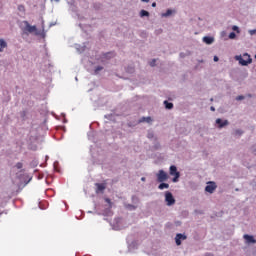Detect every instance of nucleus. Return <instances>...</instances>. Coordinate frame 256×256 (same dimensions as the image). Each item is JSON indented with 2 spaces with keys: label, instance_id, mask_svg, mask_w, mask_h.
Returning a JSON list of instances; mask_svg holds the SVG:
<instances>
[{
  "label": "nucleus",
  "instance_id": "obj_30",
  "mask_svg": "<svg viewBox=\"0 0 256 256\" xmlns=\"http://www.w3.org/2000/svg\"><path fill=\"white\" fill-rule=\"evenodd\" d=\"M99 71H103V66H97L94 69V75H99Z\"/></svg>",
  "mask_w": 256,
  "mask_h": 256
},
{
  "label": "nucleus",
  "instance_id": "obj_31",
  "mask_svg": "<svg viewBox=\"0 0 256 256\" xmlns=\"http://www.w3.org/2000/svg\"><path fill=\"white\" fill-rule=\"evenodd\" d=\"M147 137L152 141H155V139H157V137H155V134L153 132H148Z\"/></svg>",
  "mask_w": 256,
  "mask_h": 256
},
{
  "label": "nucleus",
  "instance_id": "obj_35",
  "mask_svg": "<svg viewBox=\"0 0 256 256\" xmlns=\"http://www.w3.org/2000/svg\"><path fill=\"white\" fill-rule=\"evenodd\" d=\"M229 39H237V34L235 32H231L228 36Z\"/></svg>",
  "mask_w": 256,
  "mask_h": 256
},
{
  "label": "nucleus",
  "instance_id": "obj_51",
  "mask_svg": "<svg viewBox=\"0 0 256 256\" xmlns=\"http://www.w3.org/2000/svg\"><path fill=\"white\" fill-rule=\"evenodd\" d=\"M210 111H215V106H211Z\"/></svg>",
  "mask_w": 256,
  "mask_h": 256
},
{
  "label": "nucleus",
  "instance_id": "obj_62",
  "mask_svg": "<svg viewBox=\"0 0 256 256\" xmlns=\"http://www.w3.org/2000/svg\"><path fill=\"white\" fill-rule=\"evenodd\" d=\"M235 191H239V188H236Z\"/></svg>",
  "mask_w": 256,
  "mask_h": 256
},
{
  "label": "nucleus",
  "instance_id": "obj_44",
  "mask_svg": "<svg viewBox=\"0 0 256 256\" xmlns=\"http://www.w3.org/2000/svg\"><path fill=\"white\" fill-rule=\"evenodd\" d=\"M249 35H256V29H253V30H249L248 31Z\"/></svg>",
  "mask_w": 256,
  "mask_h": 256
},
{
  "label": "nucleus",
  "instance_id": "obj_47",
  "mask_svg": "<svg viewBox=\"0 0 256 256\" xmlns=\"http://www.w3.org/2000/svg\"><path fill=\"white\" fill-rule=\"evenodd\" d=\"M213 61H214V63H217L219 61V57L218 56H214Z\"/></svg>",
  "mask_w": 256,
  "mask_h": 256
},
{
  "label": "nucleus",
  "instance_id": "obj_15",
  "mask_svg": "<svg viewBox=\"0 0 256 256\" xmlns=\"http://www.w3.org/2000/svg\"><path fill=\"white\" fill-rule=\"evenodd\" d=\"M153 141V146L151 148V151H161V143L157 140V138H154Z\"/></svg>",
  "mask_w": 256,
  "mask_h": 256
},
{
  "label": "nucleus",
  "instance_id": "obj_60",
  "mask_svg": "<svg viewBox=\"0 0 256 256\" xmlns=\"http://www.w3.org/2000/svg\"><path fill=\"white\" fill-rule=\"evenodd\" d=\"M248 97H253L251 94H248Z\"/></svg>",
  "mask_w": 256,
  "mask_h": 256
},
{
  "label": "nucleus",
  "instance_id": "obj_41",
  "mask_svg": "<svg viewBox=\"0 0 256 256\" xmlns=\"http://www.w3.org/2000/svg\"><path fill=\"white\" fill-rule=\"evenodd\" d=\"M251 153H253V155H256V144H254V145L251 147Z\"/></svg>",
  "mask_w": 256,
  "mask_h": 256
},
{
  "label": "nucleus",
  "instance_id": "obj_43",
  "mask_svg": "<svg viewBox=\"0 0 256 256\" xmlns=\"http://www.w3.org/2000/svg\"><path fill=\"white\" fill-rule=\"evenodd\" d=\"M243 99H245V96L243 95H239L236 97V101H243Z\"/></svg>",
  "mask_w": 256,
  "mask_h": 256
},
{
  "label": "nucleus",
  "instance_id": "obj_38",
  "mask_svg": "<svg viewBox=\"0 0 256 256\" xmlns=\"http://www.w3.org/2000/svg\"><path fill=\"white\" fill-rule=\"evenodd\" d=\"M27 116V111H22V112H20V117L22 118V119H25V117Z\"/></svg>",
  "mask_w": 256,
  "mask_h": 256
},
{
  "label": "nucleus",
  "instance_id": "obj_54",
  "mask_svg": "<svg viewBox=\"0 0 256 256\" xmlns=\"http://www.w3.org/2000/svg\"><path fill=\"white\" fill-rule=\"evenodd\" d=\"M56 23H50L49 27H53Z\"/></svg>",
  "mask_w": 256,
  "mask_h": 256
},
{
  "label": "nucleus",
  "instance_id": "obj_34",
  "mask_svg": "<svg viewBox=\"0 0 256 256\" xmlns=\"http://www.w3.org/2000/svg\"><path fill=\"white\" fill-rule=\"evenodd\" d=\"M53 167H54V171L59 172V161H55L53 164Z\"/></svg>",
  "mask_w": 256,
  "mask_h": 256
},
{
  "label": "nucleus",
  "instance_id": "obj_23",
  "mask_svg": "<svg viewBox=\"0 0 256 256\" xmlns=\"http://www.w3.org/2000/svg\"><path fill=\"white\" fill-rule=\"evenodd\" d=\"M125 71L126 73H129V75H133V73H135V67L129 65L126 67Z\"/></svg>",
  "mask_w": 256,
  "mask_h": 256
},
{
  "label": "nucleus",
  "instance_id": "obj_17",
  "mask_svg": "<svg viewBox=\"0 0 256 256\" xmlns=\"http://www.w3.org/2000/svg\"><path fill=\"white\" fill-rule=\"evenodd\" d=\"M96 193H103L105 187V184L103 183H96Z\"/></svg>",
  "mask_w": 256,
  "mask_h": 256
},
{
  "label": "nucleus",
  "instance_id": "obj_57",
  "mask_svg": "<svg viewBox=\"0 0 256 256\" xmlns=\"http://www.w3.org/2000/svg\"><path fill=\"white\" fill-rule=\"evenodd\" d=\"M20 173H25V169L20 170Z\"/></svg>",
  "mask_w": 256,
  "mask_h": 256
},
{
  "label": "nucleus",
  "instance_id": "obj_27",
  "mask_svg": "<svg viewBox=\"0 0 256 256\" xmlns=\"http://www.w3.org/2000/svg\"><path fill=\"white\" fill-rule=\"evenodd\" d=\"M104 117H105V119H108L109 121H115V114H113V113L107 114Z\"/></svg>",
  "mask_w": 256,
  "mask_h": 256
},
{
  "label": "nucleus",
  "instance_id": "obj_1",
  "mask_svg": "<svg viewBox=\"0 0 256 256\" xmlns=\"http://www.w3.org/2000/svg\"><path fill=\"white\" fill-rule=\"evenodd\" d=\"M16 175L20 181V183L17 184V187H18L17 193H19V191H21V189H23L25 186H27V185H29V183H31V180L33 179V177H29V175L19 174V173H17Z\"/></svg>",
  "mask_w": 256,
  "mask_h": 256
},
{
  "label": "nucleus",
  "instance_id": "obj_13",
  "mask_svg": "<svg viewBox=\"0 0 256 256\" xmlns=\"http://www.w3.org/2000/svg\"><path fill=\"white\" fill-rule=\"evenodd\" d=\"M187 239V235L185 234H182V233H178L176 234V237H175V243L176 245H181L182 241H185Z\"/></svg>",
  "mask_w": 256,
  "mask_h": 256
},
{
  "label": "nucleus",
  "instance_id": "obj_56",
  "mask_svg": "<svg viewBox=\"0 0 256 256\" xmlns=\"http://www.w3.org/2000/svg\"><path fill=\"white\" fill-rule=\"evenodd\" d=\"M141 181H146V178H145V177H142V178H141Z\"/></svg>",
  "mask_w": 256,
  "mask_h": 256
},
{
  "label": "nucleus",
  "instance_id": "obj_28",
  "mask_svg": "<svg viewBox=\"0 0 256 256\" xmlns=\"http://www.w3.org/2000/svg\"><path fill=\"white\" fill-rule=\"evenodd\" d=\"M150 13L147 10H141L140 11V17H149Z\"/></svg>",
  "mask_w": 256,
  "mask_h": 256
},
{
  "label": "nucleus",
  "instance_id": "obj_63",
  "mask_svg": "<svg viewBox=\"0 0 256 256\" xmlns=\"http://www.w3.org/2000/svg\"><path fill=\"white\" fill-rule=\"evenodd\" d=\"M254 59H256V54H255V56H254Z\"/></svg>",
  "mask_w": 256,
  "mask_h": 256
},
{
  "label": "nucleus",
  "instance_id": "obj_20",
  "mask_svg": "<svg viewBox=\"0 0 256 256\" xmlns=\"http://www.w3.org/2000/svg\"><path fill=\"white\" fill-rule=\"evenodd\" d=\"M158 189L160 191H163L164 189H169V184L165 182H160V184L158 185Z\"/></svg>",
  "mask_w": 256,
  "mask_h": 256
},
{
  "label": "nucleus",
  "instance_id": "obj_32",
  "mask_svg": "<svg viewBox=\"0 0 256 256\" xmlns=\"http://www.w3.org/2000/svg\"><path fill=\"white\" fill-rule=\"evenodd\" d=\"M39 165V162L37 160H32L30 162V167L35 168Z\"/></svg>",
  "mask_w": 256,
  "mask_h": 256
},
{
  "label": "nucleus",
  "instance_id": "obj_40",
  "mask_svg": "<svg viewBox=\"0 0 256 256\" xmlns=\"http://www.w3.org/2000/svg\"><path fill=\"white\" fill-rule=\"evenodd\" d=\"M45 161L46 162L49 161V156H47V155L45 156ZM46 162L44 164H41L40 167H47V163Z\"/></svg>",
  "mask_w": 256,
  "mask_h": 256
},
{
  "label": "nucleus",
  "instance_id": "obj_48",
  "mask_svg": "<svg viewBox=\"0 0 256 256\" xmlns=\"http://www.w3.org/2000/svg\"><path fill=\"white\" fill-rule=\"evenodd\" d=\"M105 201H106V203H109V205H111V199L105 198Z\"/></svg>",
  "mask_w": 256,
  "mask_h": 256
},
{
  "label": "nucleus",
  "instance_id": "obj_8",
  "mask_svg": "<svg viewBox=\"0 0 256 256\" xmlns=\"http://www.w3.org/2000/svg\"><path fill=\"white\" fill-rule=\"evenodd\" d=\"M215 189H217V184L213 181H209L205 187L206 193L210 194L215 193Z\"/></svg>",
  "mask_w": 256,
  "mask_h": 256
},
{
  "label": "nucleus",
  "instance_id": "obj_26",
  "mask_svg": "<svg viewBox=\"0 0 256 256\" xmlns=\"http://www.w3.org/2000/svg\"><path fill=\"white\" fill-rule=\"evenodd\" d=\"M131 201H132V205H139V197H137L136 195H132L131 197Z\"/></svg>",
  "mask_w": 256,
  "mask_h": 256
},
{
  "label": "nucleus",
  "instance_id": "obj_5",
  "mask_svg": "<svg viewBox=\"0 0 256 256\" xmlns=\"http://www.w3.org/2000/svg\"><path fill=\"white\" fill-rule=\"evenodd\" d=\"M164 197L165 203L168 207L175 205V196H173V193H171V191H166Z\"/></svg>",
  "mask_w": 256,
  "mask_h": 256
},
{
  "label": "nucleus",
  "instance_id": "obj_12",
  "mask_svg": "<svg viewBox=\"0 0 256 256\" xmlns=\"http://www.w3.org/2000/svg\"><path fill=\"white\" fill-rule=\"evenodd\" d=\"M36 37H42V39H45L47 37V32L45 31V22L42 21V31L41 30H36Z\"/></svg>",
  "mask_w": 256,
  "mask_h": 256
},
{
  "label": "nucleus",
  "instance_id": "obj_7",
  "mask_svg": "<svg viewBox=\"0 0 256 256\" xmlns=\"http://www.w3.org/2000/svg\"><path fill=\"white\" fill-rule=\"evenodd\" d=\"M35 141H37V136L33 135V132H30V136H29V149H31L32 151H37V145L33 144L35 143Z\"/></svg>",
  "mask_w": 256,
  "mask_h": 256
},
{
  "label": "nucleus",
  "instance_id": "obj_21",
  "mask_svg": "<svg viewBox=\"0 0 256 256\" xmlns=\"http://www.w3.org/2000/svg\"><path fill=\"white\" fill-rule=\"evenodd\" d=\"M175 13V10L167 9L165 13H162V17H171Z\"/></svg>",
  "mask_w": 256,
  "mask_h": 256
},
{
  "label": "nucleus",
  "instance_id": "obj_64",
  "mask_svg": "<svg viewBox=\"0 0 256 256\" xmlns=\"http://www.w3.org/2000/svg\"><path fill=\"white\" fill-rule=\"evenodd\" d=\"M210 101H213V98H211Z\"/></svg>",
  "mask_w": 256,
  "mask_h": 256
},
{
  "label": "nucleus",
  "instance_id": "obj_9",
  "mask_svg": "<svg viewBox=\"0 0 256 256\" xmlns=\"http://www.w3.org/2000/svg\"><path fill=\"white\" fill-rule=\"evenodd\" d=\"M218 129H223L229 125V120H223L221 118H217L215 121Z\"/></svg>",
  "mask_w": 256,
  "mask_h": 256
},
{
  "label": "nucleus",
  "instance_id": "obj_50",
  "mask_svg": "<svg viewBox=\"0 0 256 256\" xmlns=\"http://www.w3.org/2000/svg\"><path fill=\"white\" fill-rule=\"evenodd\" d=\"M151 0H141L142 3H149Z\"/></svg>",
  "mask_w": 256,
  "mask_h": 256
},
{
  "label": "nucleus",
  "instance_id": "obj_39",
  "mask_svg": "<svg viewBox=\"0 0 256 256\" xmlns=\"http://www.w3.org/2000/svg\"><path fill=\"white\" fill-rule=\"evenodd\" d=\"M88 139H89L90 141H95V139L93 138V132H89V133H88Z\"/></svg>",
  "mask_w": 256,
  "mask_h": 256
},
{
  "label": "nucleus",
  "instance_id": "obj_19",
  "mask_svg": "<svg viewBox=\"0 0 256 256\" xmlns=\"http://www.w3.org/2000/svg\"><path fill=\"white\" fill-rule=\"evenodd\" d=\"M114 223H115V225H113V229H114L115 231H119V229H121V228L119 227V223H121V218H120V217L115 218V219H114Z\"/></svg>",
  "mask_w": 256,
  "mask_h": 256
},
{
  "label": "nucleus",
  "instance_id": "obj_61",
  "mask_svg": "<svg viewBox=\"0 0 256 256\" xmlns=\"http://www.w3.org/2000/svg\"><path fill=\"white\" fill-rule=\"evenodd\" d=\"M198 67H199V65H196V66H195V69H197Z\"/></svg>",
  "mask_w": 256,
  "mask_h": 256
},
{
  "label": "nucleus",
  "instance_id": "obj_45",
  "mask_svg": "<svg viewBox=\"0 0 256 256\" xmlns=\"http://www.w3.org/2000/svg\"><path fill=\"white\" fill-rule=\"evenodd\" d=\"M179 55L181 59H185L187 57V54H185L184 52H181Z\"/></svg>",
  "mask_w": 256,
  "mask_h": 256
},
{
  "label": "nucleus",
  "instance_id": "obj_4",
  "mask_svg": "<svg viewBox=\"0 0 256 256\" xmlns=\"http://www.w3.org/2000/svg\"><path fill=\"white\" fill-rule=\"evenodd\" d=\"M169 175H171L172 183H179V179H181V172L177 169L175 165H171L169 167Z\"/></svg>",
  "mask_w": 256,
  "mask_h": 256
},
{
  "label": "nucleus",
  "instance_id": "obj_10",
  "mask_svg": "<svg viewBox=\"0 0 256 256\" xmlns=\"http://www.w3.org/2000/svg\"><path fill=\"white\" fill-rule=\"evenodd\" d=\"M127 245H128V253H133V251H135V249H137V241L135 240H129V238H127Z\"/></svg>",
  "mask_w": 256,
  "mask_h": 256
},
{
  "label": "nucleus",
  "instance_id": "obj_33",
  "mask_svg": "<svg viewBox=\"0 0 256 256\" xmlns=\"http://www.w3.org/2000/svg\"><path fill=\"white\" fill-rule=\"evenodd\" d=\"M232 31L236 33H241V29H239V26L237 25L232 26Z\"/></svg>",
  "mask_w": 256,
  "mask_h": 256
},
{
  "label": "nucleus",
  "instance_id": "obj_42",
  "mask_svg": "<svg viewBox=\"0 0 256 256\" xmlns=\"http://www.w3.org/2000/svg\"><path fill=\"white\" fill-rule=\"evenodd\" d=\"M235 134H236V135H239V136L241 137V135H243V130L237 129V130L235 131Z\"/></svg>",
  "mask_w": 256,
  "mask_h": 256
},
{
  "label": "nucleus",
  "instance_id": "obj_53",
  "mask_svg": "<svg viewBox=\"0 0 256 256\" xmlns=\"http://www.w3.org/2000/svg\"><path fill=\"white\" fill-rule=\"evenodd\" d=\"M205 256H213L212 253H206Z\"/></svg>",
  "mask_w": 256,
  "mask_h": 256
},
{
  "label": "nucleus",
  "instance_id": "obj_58",
  "mask_svg": "<svg viewBox=\"0 0 256 256\" xmlns=\"http://www.w3.org/2000/svg\"><path fill=\"white\" fill-rule=\"evenodd\" d=\"M0 53H3V48H1V46H0Z\"/></svg>",
  "mask_w": 256,
  "mask_h": 256
},
{
  "label": "nucleus",
  "instance_id": "obj_52",
  "mask_svg": "<svg viewBox=\"0 0 256 256\" xmlns=\"http://www.w3.org/2000/svg\"><path fill=\"white\" fill-rule=\"evenodd\" d=\"M152 7H157V3H156V2H153V3H152Z\"/></svg>",
  "mask_w": 256,
  "mask_h": 256
},
{
  "label": "nucleus",
  "instance_id": "obj_22",
  "mask_svg": "<svg viewBox=\"0 0 256 256\" xmlns=\"http://www.w3.org/2000/svg\"><path fill=\"white\" fill-rule=\"evenodd\" d=\"M113 57H115L114 52H106L103 54V59H113Z\"/></svg>",
  "mask_w": 256,
  "mask_h": 256
},
{
  "label": "nucleus",
  "instance_id": "obj_37",
  "mask_svg": "<svg viewBox=\"0 0 256 256\" xmlns=\"http://www.w3.org/2000/svg\"><path fill=\"white\" fill-rule=\"evenodd\" d=\"M15 167H16V169H23V163L17 162Z\"/></svg>",
  "mask_w": 256,
  "mask_h": 256
},
{
  "label": "nucleus",
  "instance_id": "obj_25",
  "mask_svg": "<svg viewBox=\"0 0 256 256\" xmlns=\"http://www.w3.org/2000/svg\"><path fill=\"white\" fill-rule=\"evenodd\" d=\"M87 48V46L83 45H79V44H76V51H78L79 53H83L85 52V49Z\"/></svg>",
  "mask_w": 256,
  "mask_h": 256
},
{
  "label": "nucleus",
  "instance_id": "obj_2",
  "mask_svg": "<svg viewBox=\"0 0 256 256\" xmlns=\"http://www.w3.org/2000/svg\"><path fill=\"white\" fill-rule=\"evenodd\" d=\"M234 59L238 61L239 65H241L242 67H247L248 65H251V63H253V58H251V55H249V53H244L243 56L236 55Z\"/></svg>",
  "mask_w": 256,
  "mask_h": 256
},
{
  "label": "nucleus",
  "instance_id": "obj_6",
  "mask_svg": "<svg viewBox=\"0 0 256 256\" xmlns=\"http://www.w3.org/2000/svg\"><path fill=\"white\" fill-rule=\"evenodd\" d=\"M156 177L158 183H163L169 179V174H167L165 170H159L158 173L156 174Z\"/></svg>",
  "mask_w": 256,
  "mask_h": 256
},
{
  "label": "nucleus",
  "instance_id": "obj_29",
  "mask_svg": "<svg viewBox=\"0 0 256 256\" xmlns=\"http://www.w3.org/2000/svg\"><path fill=\"white\" fill-rule=\"evenodd\" d=\"M0 47L1 49H5V47H7V42L3 38H0Z\"/></svg>",
  "mask_w": 256,
  "mask_h": 256
},
{
  "label": "nucleus",
  "instance_id": "obj_18",
  "mask_svg": "<svg viewBox=\"0 0 256 256\" xmlns=\"http://www.w3.org/2000/svg\"><path fill=\"white\" fill-rule=\"evenodd\" d=\"M163 104L165 109H167L168 111H171V109H173L174 107L173 102H169L168 100H165Z\"/></svg>",
  "mask_w": 256,
  "mask_h": 256
},
{
  "label": "nucleus",
  "instance_id": "obj_46",
  "mask_svg": "<svg viewBox=\"0 0 256 256\" xmlns=\"http://www.w3.org/2000/svg\"><path fill=\"white\" fill-rule=\"evenodd\" d=\"M43 177H44L43 173H39L37 176V179L41 180V179H43Z\"/></svg>",
  "mask_w": 256,
  "mask_h": 256
},
{
  "label": "nucleus",
  "instance_id": "obj_49",
  "mask_svg": "<svg viewBox=\"0 0 256 256\" xmlns=\"http://www.w3.org/2000/svg\"><path fill=\"white\" fill-rule=\"evenodd\" d=\"M105 213H106V215H109V213H111V209H107V210L105 211Z\"/></svg>",
  "mask_w": 256,
  "mask_h": 256
},
{
  "label": "nucleus",
  "instance_id": "obj_55",
  "mask_svg": "<svg viewBox=\"0 0 256 256\" xmlns=\"http://www.w3.org/2000/svg\"><path fill=\"white\" fill-rule=\"evenodd\" d=\"M198 63H205V60H198Z\"/></svg>",
  "mask_w": 256,
  "mask_h": 256
},
{
  "label": "nucleus",
  "instance_id": "obj_36",
  "mask_svg": "<svg viewBox=\"0 0 256 256\" xmlns=\"http://www.w3.org/2000/svg\"><path fill=\"white\" fill-rule=\"evenodd\" d=\"M150 67H155L157 65V59H152V61L149 62Z\"/></svg>",
  "mask_w": 256,
  "mask_h": 256
},
{
  "label": "nucleus",
  "instance_id": "obj_3",
  "mask_svg": "<svg viewBox=\"0 0 256 256\" xmlns=\"http://www.w3.org/2000/svg\"><path fill=\"white\" fill-rule=\"evenodd\" d=\"M22 24H23L24 26H21V29H22V32H23L24 35H29V33H30V34H33V33H34V35H36V33H37V26H35V25L32 26V25L29 23V21H27V20H24V21L22 22Z\"/></svg>",
  "mask_w": 256,
  "mask_h": 256
},
{
  "label": "nucleus",
  "instance_id": "obj_24",
  "mask_svg": "<svg viewBox=\"0 0 256 256\" xmlns=\"http://www.w3.org/2000/svg\"><path fill=\"white\" fill-rule=\"evenodd\" d=\"M151 121H152L151 117L148 116V117H142V118L138 121V123H151Z\"/></svg>",
  "mask_w": 256,
  "mask_h": 256
},
{
  "label": "nucleus",
  "instance_id": "obj_11",
  "mask_svg": "<svg viewBox=\"0 0 256 256\" xmlns=\"http://www.w3.org/2000/svg\"><path fill=\"white\" fill-rule=\"evenodd\" d=\"M243 239L248 243V245H255L256 243L255 236L253 235L244 234Z\"/></svg>",
  "mask_w": 256,
  "mask_h": 256
},
{
  "label": "nucleus",
  "instance_id": "obj_16",
  "mask_svg": "<svg viewBox=\"0 0 256 256\" xmlns=\"http://www.w3.org/2000/svg\"><path fill=\"white\" fill-rule=\"evenodd\" d=\"M124 207L128 211H136L137 210V205H135V204L124 203Z\"/></svg>",
  "mask_w": 256,
  "mask_h": 256
},
{
  "label": "nucleus",
  "instance_id": "obj_59",
  "mask_svg": "<svg viewBox=\"0 0 256 256\" xmlns=\"http://www.w3.org/2000/svg\"><path fill=\"white\" fill-rule=\"evenodd\" d=\"M39 207H40V209H45V208H43L41 205H39Z\"/></svg>",
  "mask_w": 256,
  "mask_h": 256
},
{
  "label": "nucleus",
  "instance_id": "obj_14",
  "mask_svg": "<svg viewBox=\"0 0 256 256\" xmlns=\"http://www.w3.org/2000/svg\"><path fill=\"white\" fill-rule=\"evenodd\" d=\"M202 41L206 45H213V43H215V38L213 36H204Z\"/></svg>",
  "mask_w": 256,
  "mask_h": 256
}]
</instances>
